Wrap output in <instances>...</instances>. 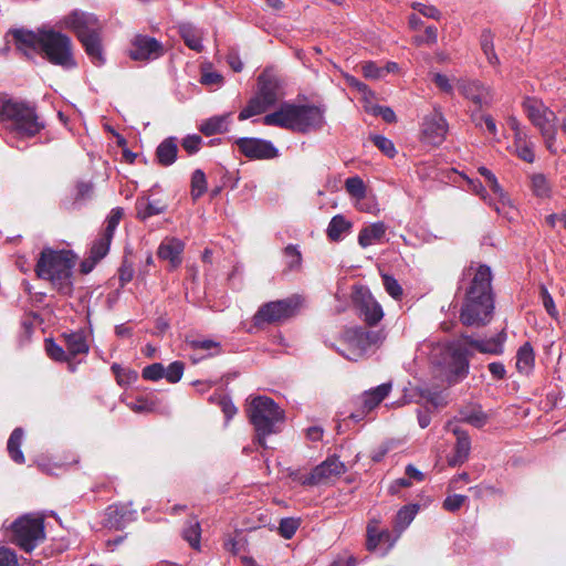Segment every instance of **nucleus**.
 <instances>
[{
	"mask_svg": "<svg viewBox=\"0 0 566 566\" xmlns=\"http://www.w3.org/2000/svg\"><path fill=\"white\" fill-rule=\"evenodd\" d=\"M352 228V222L344 216L336 214L332 218L327 227V237L332 241H339L343 235Z\"/></svg>",
	"mask_w": 566,
	"mask_h": 566,
	"instance_id": "f704fd0d",
	"label": "nucleus"
},
{
	"mask_svg": "<svg viewBox=\"0 0 566 566\" xmlns=\"http://www.w3.org/2000/svg\"><path fill=\"white\" fill-rule=\"evenodd\" d=\"M266 126H276L298 133L321 129L324 125V109L313 105L284 103L280 108L263 117Z\"/></svg>",
	"mask_w": 566,
	"mask_h": 566,
	"instance_id": "7ed1b4c3",
	"label": "nucleus"
},
{
	"mask_svg": "<svg viewBox=\"0 0 566 566\" xmlns=\"http://www.w3.org/2000/svg\"><path fill=\"white\" fill-rule=\"evenodd\" d=\"M185 249V243L177 238H166L158 248V256L161 260L169 261L172 269L181 264V254Z\"/></svg>",
	"mask_w": 566,
	"mask_h": 566,
	"instance_id": "4be33fe9",
	"label": "nucleus"
},
{
	"mask_svg": "<svg viewBox=\"0 0 566 566\" xmlns=\"http://www.w3.org/2000/svg\"><path fill=\"white\" fill-rule=\"evenodd\" d=\"M178 33L184 40L185 44L196 52H201L203 50L202 44V32L197 29L190 22H181L178 24Z\"/></svg>",
	"mask_w": 566,
	"mask_h": 566,
	"instance_id": "cd10ccee",
	"label": "nucleus"
},
{
	"mask_svg": "<svg viewBox=\"0 0 566 566\" xmlns=\"http://www.w3.org/2000/svg\"><path fill=\"white\" fill-rule=\"evenodd\" d=\"M468 184L470 186V189L478 195L485 203L489 206L493 205V201L488 193L485 187L482 185V182L479 179H468Z\"/></svg>",
	"mask_w": 566,
	"mask_h": 566,
	"instance_id": "13d9d810",
	"label": "nucleus"
},
{
	"mask_svg": "<svg viewBox=\"0 0 566 566\" xmlns=\"http://www.w3.org/2000/svg\"><path fill=\"white\" fill-rule=\"evenodd\" d=\"M22 439H23V430L21 428H15L11 436L9 437V440H8V446H7V449H8V452L11 457V459L21 464L24 462V455L20 449L21 444H22Z\"/></svg>",
	"mask_w": 566,
	"mask_h": 566,
	"instance_id": "4c0bfd02",
	"label": "nucleus"
},
{
	"mask_svg": "<svg viewBox=\"0 0 566 566\" xmlns=\"http://www.w3.org/2000/svg\"><path fill=\"white\" fill-rule=\"evenodd\" d=\"M472 120L474 122L476 127H482L484 124L488 132L495 136L497 133L495 120L491 115H483V114H472Z\"/></svg>",
	"mask_w": 566,
	"mask_h": 566,
	"instance_id": "5fc2aeb1",
	"label": "nucleus"
},
{
	"mask_svg": "<svg viewBox=\"0 0 566 566\" xmlns=\"http://www.w3.org/2000/svg\"><path fill=\"white\" fill-rule=\"evenodd\" d=\"M530 178L531 189L535 197L542 199L552 197V184L544 174H533Z\"/></svg>",
	"mask_w": 566,
	"mask_h": 566,
	"instance_id": "e433bc0d",
	"label": "nucleus"
},
{
	"mask_svg": "<svg viewBox=\"0 0 566 566\" xmlns=\"http://www.w3.org/2000/svg\"><path fill=\"white\" fill-rule=\"evenodd\" d=\"M128 55L134 61H150L164 55V46L155 38L137 34L130 42Z\"/></svg>",
	"mask_w": 566,
	"mask_h": 566,
	"instance_id": "4468645a",
	"label": "nucleus"
},
{
	"mask_svg": "<svg viewBox=\"0 0 566 566\" xmlns=\"http://www.w3.org/2000/svg\"><path fill=\"white\" fill-rule=\"evenodd\" d=\"M74 265L75 258L72 252L45 249L41 252L35 271L40 279L50 281L59 293L70 295L73 291Z\"/></svg>",
	"mask_w": 566,
	"mask_h": 566,
	"instance_id": "20e7f679",
	"label": "nucleus"
},
{
	"mask_svg": "<svg viewBox=\"0 0 566 566\" xmlns=\"http://www.w3.org/2000/svg\"><path fill=\"white\" fill-rule=\"evenodd\" d=\"M343 347L337 352L348 360L357 361L373 354L384 340L380 331H366L361 327L347 328L344 331Z\"/></svg>",
	"mask_w": 566,
	"mask_h": 566,
	"instance_id": "6e6552de",
	"label": "nucleus"
},
{
	"mask_svg": "<svg viewBox=\"0 0 566 566\" xmlns=\"http://www.w3.org/2000/svg\"><path fill=\"white\" fill-rule=\"evenodd\" d=\"M382 284L385 286L386 292L395 300H400L402 296V287L398 283V281L388 274L382 275Z\"/></svg>",
	"mask_w": 566,
	"mask_h": 566,
	"instance_id": "3c124183",
	"label": "nucleus"
},
{
	"mask_svg": "<svg viewBox=\"0 0 566 566\" xmlns=\"http://www.w3.org/2000/svg\"><path fill=\"white\" fill-rule=\"evenodd\" d=\"M207 190L206 175L201 169H196L191 176V197L193 200L200 198Z\"/></svg>",
	"mask_w": 566,
	"mask_h": 566,
	"instance_id": "37998d69",
	"label": "nucleus"
},
{
	"mask_svg": "<svg viewBox=\"0 0 566 566\" xmlns=\"http://www.w3.org/2000/svg\"><path fill=\"white\" fill-rule=\"evenodd\" d=\"M412 8L427 18H431L434 20L440 19L441 13L433 6H428V4L417 2V3L412 4Z\"/></svg>",
	"mask_w": 566,
	"mask_h": 566,
	"instance_id": "0e129e2a",
	"label": "nucleus"
},
{
	"mask_svg": "<svg viewBox=\"0 0 566 566\" xmlns=\"http://www.w3.org/2000/svg\"><path fill=\"white\" fill-rule=\"evenodd\" d=\"M201 143L202 138L199 135H188L182 140V147L188 154L192 155L200 149Z\"/></svg>",
	"mask_w": 566,
	"mask_h": 566,
	"instance_id": "e2e57ef3",
	"label": "nucleus"
},
{
	"mask_svg": "<svg viewBox=\"0 0 566 566\" xmlns=\"http://www.w3.org/2000/svg\"><path fill=\"white\" fill-rule=\"evenodd\" d=\"M541 297H542L543 306L545 307L546 312L552 317H556L558 315V312L556 310L554 300L544 285L541 286Z\"/></svg>",
	"mask_w": 566,
	"mask_h": 566,
	"instance_id": "bf43d9fd",
	"label": "nucleus"
},
{
	"mask_svg": "<svg viewBox=\"0 0 566 566\" xmlns=\"http://www.w3.org/2000/svg\"><path fill=\"white\" fill-rule=\"evenodd\" d=\"M374 145L382 151L387 157L392 158L396 155V148L394 143L382 135H373L370 137Z\"/></svg>",
	"mask_w": 566,
	"mask_h": 566,
	"instance_id": "09e8293b",
	"label": "nucleus"
},
{
	"mask_svg": "<svg viewBox=\"0 0 566 566\" xmlns=\"http://www.w3.org/2000/svg\"><path fill=\"white\" fill-rule=\"evenodd\" d=\"M346 191L356 199H363L366 195V187L361 178L349 177L345 181Z\"/></svg>",
	"mask_w": 566,
	"mask_h": 566,
	"instance_id": "de8ad7c7",
	"label": "nucleus"
},
{
	"mask_svg": "<svg viewBox=\"0 0 566 566\" xmlns=\"http://www.w3.org/2000/svg\"><path fill=\"white\" fill-rule=\"evenodd\" d=\"M230 114L210 117L200 124V132L206 136L221 134L228 129Z\"/></svg>",
	"mask_w": 566,
	"mask_h": 566,
	"instance_id": "2f4dec72",
	"label": "nucleus"
},
{
	"mask_svg": "<svg viewBox=\"0 0 566 566\" xmlns=\"http://www.w3.org/2000/svg\"><path fill=\"white\" fill-rule=\"evenodd\" d=\"M447 132L448 124L438 108L424 116L421 125V136L424 143L438 146L446 139Z\"/></svg>",
	"mask_w": 566,
	"mask_h": 566,
	"instance_id": "2eb2a0df",
	"label": "nucleus"
},
{
	"mask_svg": "<svg viewBox=\"0 0 566 566\" xmlns=\"http://www.w3.org/2000/svg\"><path fill=\"white\" fill-rule=\"evenodd\" d=\"M298 526H300L298 520L292 518V517H285V518H282L280 522L279 531H280V534L284 538L290 539L293 537V535L295 534Z\"/></svg>",
	"mask_w": 566,
	"mask_h": 566,
	"instance_id": "603ef678",
	"label": "nucleus"
},
{
	"mask_svg": "<svg viewBox=\"0 0 566 566\" xmlns=\"http://www.w3.org/2000/svg\"><path fill=\"white\" fill-rule=\"evenodd\" d=\"M136 514L137 512L130 509V504L109 505L105 511L103 524L108 528L120 530L134 521Z\"/></svg>",
	"mask_w": 566,
	"mask_h": 566,
	"instance_id": "aec40b11",
	"label": "nucleus"
},
{
	"mask_svg": "<svg viewBox=\"0 0 566 566\" xmlns=\"http://www.w3.org/2000/svg\"><path fill=\"white\" fill-rule=\"evenodd\" d=\"M391 382L381 384L373 389L366 390L359 398L361 410L356 413H352V418L355 421H359L365 415L373 411L380 402L390 394Z\"/></svg>",
	"mask_w": 566,
	"mask_h": 566,
	"instance_id": "a211bd4d",
	"label": "nucleus"
},
{
	"mask_svg": "<svg viewBox=\"0 0 566 566\" xmlns=\"http://www.w3.org/2000/svg\"><path fill=\"white\" fill-rule=\"evenodd\" d=\"M177 143L172 137L166 138L159 144L156 150L158 163L163 166H170L177 158Z\"/></svg>",
	"mask_w": 566,
	"mask_h": 566,
	"instance_id": "7c9ffc66",
	"label": "nucleus"
},
{
	"mask_svg": "<svg viewBox=\"0 0 566 566\" xmlns=\"http://www.w3.org/2000/svg\"><path fill=\"white\" fill-rule=\"evenodd\" d=\"M523 109L532 123V125L538 129L546 148L552 153L556 154L557 148L555 147L557 136V116L556 114L546 106L541 99L535 97H526L523 101Z\"/></svg>",
	"mask_w": 566,
	"mask_h": 566,
	"instance_id": "1a4fd4ad",
	"label": "nucleus"
},
{
	"mask_svg": "<svg viewBox=\"0 0 566 566\" xmlns=\"http://www.w3.org/2000/svg\"><path fill=\"white\" fill-rule=\"evenodd\" d=\"M481 49L491 65H497L500 60L494 51L493 34L490 30H484L480 38Z\"/></svg>",
	"mask_w": 566,
	"mask_h": 566,
	"instance_id": "ea45409f",
	"label": "nucleus"
},
{
	"mask_svg": "<svg viewBox=\"0 0 566 566\" xmlns=\"http://www.w3.org/2000/svg\"><path fill=\"white\" fill-rule=\"evenodd\" d=\"M242 154L252 159H272L279 156V150L270 140L242 137L237 140Z\"/></svg>",
	"mask_w": 566,
	"mask_h": 566,
	"instance_id": "f3484780",
	"label": "nucleus"
},
{
	"mask_svg": "<svg viewBox=\"0 0 566 566\" xmlns=\"http://www.w3.org/2000/svg\"><path fill=\"white\" fill-rule=\"evenodd\" d=\"M250 422L253 424L256 441L261 447H265V438L279 431V423L284 420L283 410L273 399L259 396L253 398L247 409Z\"/></svg>",
	"mask_w": 566,
	"mask_h": 566,
	"instance_id": "0eeeda50",
	"label": "nucleus"
},
{
	"mask_svg": "<svg viewBox=\"0 0 566 566\" xmlns=\"http://www.w3.org/2000/svg\"><path fill=\"white\" fill-rule=\"evenodd\" d=\"M298 306L297 296L265 303L254 314V325L282 323L294 316Z\"/></svg>",
	"mask_w": 566,
	"mask_h": 566,
	"instance_id": "f8f14e48",
	"label": "nucleus"
},
{
	"mask_svg": "<svg viewBox=\"0 0 566 566\" xmlns=\"http://www.w3.org/2000/svg\"><path fill=\"white\" fill-rule=\"evenodd\" d=\"M346 472V465L336 455H331L316 465L310 473L293 474V479L305 486L328 485Z\"/></svg>",
	"mask_w": 566,
	"mask_h": 566,
	"instance_id": "9b49d317",
	"label": "nucleus"
},
{
	"mask_svg": "<svg viewBox=\"0 0 566 566\" xmlns=\"http://www.w3.org/2000/svg\"><path fill=\"white\" fill-rule=\"evenodd\" d=\"M0 122L10 134L21 138L33 137L44 128L34 107L7 96H0Z\"/></svg>",
	"mask_w": 566,
	"mask_h": 566,
	"instance_id": "39448f33",
	"label": "nucleus"
},
{
	"mask_svg": "<svg viewBox=\"0 0 566 566\" xmlns=\"http://www.w3.org/2000/svg\"><path fill=\"white\" fill-rule=\"evenodd\" d=\"M164 371L165 367L160 363H155L146 366L142 375L144 379L156 381L164 378Z\"/></svg>",
	"mask_w": 566,
	"mask_h": 566,
	"instance_id": "6e6d98bb",
	"label": "nucleus"
},
{
	"mask_svg": "<svg viewBox=\"0 0 566 566\" xmlns=\"http://www.w3.org/2000/svg\"><path fill=\"white\" fill-rule=\"evenodd\" d=\"M452 432L457 436V443L454 454L449 459V465L457 467L462 464L469 458L471 441L468 433L458 427L453 428Z\"/></svg>",
	"mask_w": 566,
	"mask_h": 566,
	"instance_id": "393cba45",
	"label": "nucleus"
},
{
	"mask_svg": "<svg viewBox=\"0 0 566 566\" xmlns=\"http://www.w3.org/2000/svg\"><path fill=\"white\" fill-rule=\"evenodd\" d=\"M112 239V237H107L106 234L102 233L99 238L93 242L90 255L95 260H102L109 250Z\"/></svg>",
	"mask_w": 566,
	"mask_h": 566,
	"instance_id": "c03bdc74",
	"label": "nucleus"
},
{
	"mask_svg": "<svg viewBox=\"0 0 566 566\" xmlns=\"http://www.w3.org/2000/svg\"><path fill=\"white\" fill-rule=\"evenodd\" d=\"M461 339L465 345L473 347L479 353L499 356L504 353L506 333L501 331L496 335L486 339H478L469 335H463Z\"/></svg>",
	"mask_w": 566,
	"mask_h": 566,
	"instance_id": "6ab92c4d",
	"label": "nucleus"
},
{
	"mask_svg": "<svg viewBox=\"0 0 566 566\" xmlns=\"http://www.w3.org/2000/svg\"><path fill=\"white\" fill-rule=\"evenodd\" d=\"M433 82L442 92H444L447 94L453 93V85L451 84L448 76H446L441 73H436L433 75Z\"/></svg>",
	"mask_w": 566,
	"mask_h": 566,
	"instance_id": "774afa93",
	"label": "nucleus"
},
{
	"mask_svg": "<svg viewBox=\"0 0 566 566\" xmlns=\"http://www.w3.org/2000/svg\"><path fill=\"white\" fill-rule=\"evenodd\" d=\"M376 521H373L367 526V548L375 551L380 544H386L387 547L384 552L386 554L391 549L397 542V535L394 537L388 530H378Z\"/></svg>",
	"mask_w": 566,
	"mask_h": 566,
	"instance_id": "5701e85b",
	"label": "nucleus"
},
{
	"mask_svg": "<svg viewBox=\"0 0 566 566\" xmlns=\"http://www.w3.org/2000/svg\"><path fill=\"white\" fill-rule=\"evenodd\" d=\"M124 214V210L122 208H114L109 216L106 219V226L102 233L106 234L107 237L114 235V232Z\"/></svg>",
	"mask_w": 566,
	"mask_h": 566,
	"instance_id": "8fccbe9b",
	"label": "nucleus"
},
{
	"mask_svg": "<svg viewBox=\"0 0 566 566\" xmlns=\"http://www.w3.org/2000/svg\"><path fill=\"white\" fill-rule=\"evenodd\" d=\"M444 355L443 360L438 361L446 369L449 382H458L469 371L468 353L460 345H448L440 348Z\"/></svg>",
	"mask_w": 566,
	"mask_h": 566,
	"instance_id": "ddd939ff",
	"label": "nucleus"
},
{
	"mask_svg": "<svg viewBox=\"0 0 566 566\" xmlns=\"http://www.w3.org/2000/svg\"><path fill=\"white\" fill-rule=\"evenodd\" d=\"M459 92L479 108L489 107L494 99V93L490 86L479 81L459 80L457 82Z\"/></svg>",
	"mask_w": 566,
	"mask_h": 566,
	"instance_id": "dca6fc26",
	"label": "nucleus"
},
{
	"mask_svg": "<svg viewBox=\"0 0 566 566\" xmlns=\"http://www.w3.org/2000/svg\"><path fill=\"white\" fill-rule=\"evenodd\" d=\"M258 85V96L269 107L273 106L283 95L279 78L266 71L259 76Z\"/></svg>",
	"mask_w": 566,
	"mask_h": 566,
	"instance_id": "412c9836",
	"label": "nucleus"
},
{
	"mask_svg": "<svg viewBox=\"0 0 566 566\" xmlns=\"http://www.w3.org/2000/svg\"><path fill=\"white\" fill-rule=\"evenodd\" d=\"M135 208L137 218L140 220H146L150 217L164 213L167 209V206L158 200L150 201L149 198L139 197L136 200Z\"/></svg>",
	"mask_w": 566,
	"mask_h": 566,
	"instance_id": "c85d7f7f",
	"label": "nucleus"
},
{
	"mask_svg": "<svg viewBox=\"0 0 566 566\" xmlns=\"http://www.w3.org/2000/svg\"><path fill=\"white\" fill-rule=\"evenodd\" d=\"M184 364L181 361H174L164 371V378L169 382H178L184 375Z\"/></svg>",
	"mask_w": 566,
	"mask_h": 566,
	"instance_id": "864d4df0",
	"label": "nucleus"
},
{
	"mask_svg": "<svg viewBox=\"0 0 566 566\" xmlns=\"http://www.w3.org/2000/svg\"><path fill=\"white\" fill-rule=\"evenodd\" d=\"M459 289L464 291L460 310L461 323L476 327L486 325L494 311L491 269L485 264H471L465 268Z\"/></svg>",
	"mask_w": 566,
	"mask_h": 566,
	"instance_id": "f257e3e1",
	"label": "nucleus"
},
{
	"mask_svg": "<svg viewBox=\"0 0 566 566\" xmlns=\"http://www.w3.org/2000/svg\"><path fill=\"white\" fill-rule=\"evenodd\" d=\"M460 420L475 428H482L488 422V415L480 406H470L461 409Z\"/></svg>",
	"mask_w": 566,
	"mask_h": 566,
	"instance_id": "72a5a7b5",
	"label": "nucleus"
},
{
	"mask_svg": "<svg viewBox=\"0 0 566 566\" xmlns=\"http://www.w3.org/2000/svg\"><path fill=\"white\" fill-rule=\"evenodd\" d=\"M45 350L50 358L56 361H69V367L73 371L74 367L71 364V357L67 353V350H64L62 346L57 345L52 339L45 340Z\"/></svg>",
	"mask_w": 566,
	"mask_h": 566,
	"instance_id": "79ce46f5",
	"label": "nucleus"
},
{
	"mask_svg": "<svg viewBox=\"0 0 566 566\" xmlns=\"http://www.w3.org/2000/svg\"><path fill=\"white\" fill-rule=\"evenodd\" d=\"M10 528L12 542L25 552H32L45 537L44 522L40 516L23 515Z\"/></svg>",
	"mask_w": 566,
	"mask_h": 566,
	"instance_id": "9d476101",
	"label": "nucleus"
},
{
	"mask_svg": "<svg viewBox=\"0 0 566 566\" xmlns=\"http://www.w3.org/2000/svg\"><path fill=\"white\" fill-rule=\"evenodd\" d=\"M361 313L365 322L369 325L377 324L384 317L381 306L371 298L363 304Z\"/></svg>",
	"mask_w": 566,
	"mask_h": 566,
	"instance_id": "58836bf2",
	"label": "nucleus"
},
{
	"mask_svg": "<svg viewBox=\"0 0 566 566\" xmlns=\"http://www.w3.org/2000/svg\"><path fill=\"white\" fill-rule=\"evenodd\" d=\"M270 108L265 103L256 95L251 98L248 105L239 113V120H245L252 116L264 113Z\"/></svg>",
	"mask_w": 566,
	"mask_h": 566,
	"instance_id": "a19ab883",
	"label": "nucleus"
},
{
	"mask_svg": "<svg viewBox=\"0 0 566 566\" xmlns=\"http://www.w3.org/2000/svg\"><path fill=\"white\" fill-rule=\"evenodd\" d=\"M12 34L17 49L29 59L41 53L54 65L66 70L76 66L72 41L66 34L53 29H41L38 32L15 30Z\"/></svg>",
	"mask_w": 566,
	"mask_h": 566,
	"instance_id": "f03ea898",
	"label": "nucleus"
},
{
	"mask_svg": "<svg viewBox=\"0 0 566 566\" xmlns=\"http://www.w3.org/2000/svg\"><path fill=\"white\" fill-rule=\"evenodd\" d=\"M387 227L384 222H375L363 228L358 234V243L361 248L380 243L386 234Z\"/></svg>",
	"mask_w": 566,
	"mask_h": 566,
	"instance_id": "a878e982",
	"label": "nucleus"
},
{
	"mask_svg": "<svg viewBox=\"0 0 566 566\" xmlns=\"http://www.w3.org/2000/svg\"><path fill=\"white\" fill-rule=\"evenodd\" d=\"M361 71L364 76L369 80H378L385 76V70L374 62H366L361 66Z\"/></svg>",
	"mask_w": 566,
	"mask_h": 566,
	"instance_id": "4d7b16f0",
	"label": "nucleus"
},
{
	"mask_svg": "<svg viewBox=\"0 0 566 566\" xmlns=\"http://www.w3.org/2000/svg\"><path fill=\"white\" fill-rule=\"evenodd\" d=\"M488 186L492 190V192L497 197V202L492 205L494 207V210L502 214L503 217L507 219H512L513 216L511 212L513 211V206L511 203V200L507 196V193L504 191L502 186L499 184L497 178L495 175L490 178V180L486 181Z\"/></svg>",
	"mask_w": 566,
	"mask_h": 566,
	"instance_id": "b1692460",
	"label": "nucleus"
},
{
	"mask_svg": "<svg viewBox=\"0 0 566 566\" xmlns=\"http://www.w3.org/2000/svg\"><path fill=\"white\" fill-rule=\"evenodd\" d=\"M419 504H408L402 506L396 514L394 521V530L397 533V537L411 524L416 515L419 512Z\"/></svg>",
	"mask_w": 566,
	"mask_h": 566,
	"instance_id": "c756f323",
	"label": "nucleus"
},
{
	"mask_svg": "<svg viewBox=\"0 0 566 566\" xmlns=\"http://www.w3.org/2000/svg\"><path fill=\"white\" fill-rule=\"evenodd\" d=\"M0 566H19L15 553L6 546H0Z\"/></svg>",
	"mask_w": 566,
	"mask_h": 566,
	"instance_id": "680f3d73",
	"label": "nucleus"
},
{
	"mask_svg": "<svg viewBox=\"0 0 566 566\" xmlns=\"http://www.w3.org/2000/svg\"><path fill=\"white\" fill-rule=\"evenodd\" d=\"M63 338L71 358L88 353L90 346L84 331L64 333Z\"/></svg>",
	"mask_w": 566,
	"mask_h": 566,
	"instance_id": "bb28decb",
	"label": "nucleus"
},
{
	"mask_svg": "<svg viewBox=\"0 0 566 566\" xmlns=\"http://www.w3.org/2000/svg\"><path fill=\"white\" fill-rule=\"evenodd\" d=\"M534 350L530 343L522 345L516 353V369L521 374H530L534 366Z\"/></svg>",
	"mask_w": 566,
	"mask_h": 566,
	"instance_id": "473e14b6",
	"label": "nucleus"
},
{
	"mask_svg": "<svg viewBox=\"0 0 566 566\" xmlns=\"http://www.w3.org/2000/svg\"><path fill=\"white\" fill-rule=\"evenodd\" d=\"M182 536L192 548H200L201 530L198 522H190L189 525L184 530Z\"/></svg>",
	"mask_w": 566,
	"mask_h": 566,
	"instance_id": "49530a36",
	"label": "nucleus"
},
{
	"mask_svg": "<svg viewBox=\"0 0 566 566\" xmlns=\"http://www.w3.org/2000/svg\"><path fill=\"white\" fill-rule=\"evenodd\" d=\"M283 254H284L285 264L289 270L295 271L301 268L302 254H301V251L298 250L297 245L289 244L283 250Z\"/></svg>",
	"mask_w": 566,
	"mask_h": 566,
	"instance_id": "a18cd8bd",
	"label": "nucleus"
},
{
	"mask_svg": "<svg viewBox=\"0 0 566 566\" xmlns=\"http://www.w3.org/2000/svg\"><path fill=\"white\" fill-rule=\"evenodd\" d=\"M186 343L193 350L207 352V356L217 355L221 350L220 343L210 338L189 336Z\"/></svg>",
	"mask_w": 566,
	"mask_h": 566,
	"instance_id": "c9c22d12",
	"label": "nucleus"
},
{
	"mask_svg": "<svg viewBox=\"0 0 566 566\" xmlns=\"http://www.w3.org/2000/svg\"><path fill=\"white\" fill-rule=\"evenodd\" d=\"M533 147L534 145L532 143L516 146L518 157L526 163H533L535 159Z\"/></svg>",
	"mask_w": 566,
	"mask_h": 566,
	"instance_id": "338daca9",
	"label": "nucleus"
},
{
	"mask_svg": "<svg viewBox=\"0 0 566 566\" xmlns=\"http://www.w3.org/2000/svg\"><path fill=\"white\" fill-rule=\"evenodd\" d=\"M219 406L221 407V410L224 413L227 422L230 421L238 412L237 407L233 405L231 399L227 397H221L219 399Z\"/></svg>",
	"mask_w": 566,
	"mask_h": 566,
	"instance_id": "69168bd1",
	"label": "nucleus"
},
{
	"mask_svg": "<svg viewBox=\"0 0 566 566\" xmlns=\"http://www.w3.org/2000/svg\"><path fill=\"white\" fill-rule=\"evenodd\" d=\"M467 499L468 497L465 495H461V494L449 495L443 501V507L447 511L455 512L463 505V503L467 501Z\"/></svg>",
	"mask_w": 566,
	"mask_h": 566,
	"instance_id": "052dcab7",
	"label": "nucleus"
},
{
	"mask_svg": "<svg viewBox=\"0 0 566 566\" xmlns=\"http://www.w3.org/2000/svg\"><path fill=\"white\" fill-rule=\"evenodd\" d=\"M62 24L76 34L86 54L95 65L104 64L105 59L101 39L103 24L96 15L82 11H73L63 18Z\"/></svg>",
	"mask_w": 566,
	"mask_h": 566,
	"instance_id": "423d86ee",
	"label": "nucleus"
}]
</instances>
